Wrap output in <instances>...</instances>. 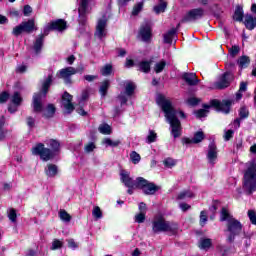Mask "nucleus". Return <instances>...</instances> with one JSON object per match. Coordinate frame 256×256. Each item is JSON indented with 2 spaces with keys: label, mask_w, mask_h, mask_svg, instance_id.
Segmentation results:
<instances>
[{
  "label": "nucleus",
  "mask_w": 256,
  "mask_h": 256,
  "mask_svg": "<svg viewBox=\"0 0 256 256\" xmlns=\"http://www.w3.org/2000/svg\"><path fill=\"white\" fill-rule=\"evenodd\" d=\"M142 191L144 195H155L156 191H159V186L155 185L153 182H148Z\"/></svg>",
  "instance_id": "obj_23"
},
{
  "label": "nucleus",
  "mask_w": 256,
  "mask_h": 256,
  "mask_svg": "<svg viewBox=\"0 0 256 256\" xmlns=\"http://www.w3.org/2000/svg\"><path fill=\"white\" fill-rule=\"evenodd\" d=\"M21 33H25V30L23 28V25L20 23L19 25L13 28L12 35H14V37H19Z\"/></svg>",
  "instance_id": "obj_44"
},
{
  "label": "nucleus",
  "mask_w": 256,
  "mask_h": 256,
  "mask_svg": "<svg viewBox=\"0 0 256 256\" xmlns=\"http://www.w3.org/2000/svg\"><path fill=\"white\" fill-rule=\"evenodd\" d=\"M84 68H78L75 69L73 67H66L63 68L59 71V75H60V79L64 80V83H66V85H71L72 81H71V77H73V75H76V73H83Z\"/></svg>",
  "instance_id": "obj_8"
},
{
  "label": "nucleus",
  "mask_w": 256,
  "mask_h": 256,
  "mask_svg": "<svg viewBox=\"0 0 256 256\" xmlns=\"http://www.w3.org/2000/svg\"><path fill=\"white\" fill-rule=\"evenodd\" d=\"M21 101H23L21 94H19V92H15L11 97V102L16 105V107H19V105H21Z\"/></svg>",
  "instance_id": "obj_37"
},
{
  "label": "nucleus",
  "mask_w": 256,
  "mask_h": 256,
  "mask_svg": "<svg viewBox=\"0 0 256 256\" xmlns=\"http://www.w3.org/2000/svg\"><path fill=\"white\" fill-rule=\"evenodd\" d=\"M234 21H243V7L237 6L233 15Z\"/></svg>",
  "instance_id": "obj_32"
},
{
  "label": "nucleus",
  "mask_w": 256,
  "mask_h": 256,
  "mask_svg": "<svg viewBox=\"0 0 256 256\" xmlns=\"http://www.w3.org/2000/svg\"><path fill=\"white\" fill-rule=\"evenodd\" d=\"M157 141V133L153 130H149V134L146 138V143H155Z\"/></svg>",
  "instance_id": "obj_46"
},
{
  "label": "nucleus",
  "mask_w": 256,
  "mask_h": 256,
  "mask_svg": "<svg viewBox=\"0 0 256 256\" xmlns=\"http://www.w3.org/2000/svg\"><path fill=\"white\" fill-rule=\"evenodd\" d=\"M136 87L137 86H135V83L126 82V86H125L126 95H128V97H131V95H133V93H135Z\"/></svg>",
  "instance_id": "obj_33"
},
{
  "label": "nucleus",
  "mask_w": 256,
  "mask_h": 256,
  "mask_svg": "<svg viewBox=\"0 0 256 256\" xmlns=\"http://www.w3.org/2000/svg\"><path fill=\"white\" fill-rule=\"evenodd\" d=\"M8 99H9V93L3 92L0 94V103H6Z\"/></svg>",
  "instance_id": "obj_61"
},
{
  "label": "nucleus",
  "mask_w": 256,
  "mask_h": 256,
  "mask_svg": "<svg viewBox=\"0 0 256 256\" xmlns=\"http://www.w3.org/2000/svg\"><path fill=\"white\" fill-rule=\"evenodd\" d=\"M166 66H167V62L165 60H161V61L157 62L154 65L155 73H162L163 69H165Z\"/></svg>",
  "instance_id": "obj_34"
},
{
  "label": "nucleus",
  "mask_w": 256,
  "mask_h": 256,
  "mask_svg": "<svg viewBox=\"0 0 256 256\" xmlns=\"http://www.w3.org/2000/svg\"><path fill=\"white\" fill-rule=\"evenodd\" d=\"M203 139H205V134H203L202 131H198L194 134V137L192 139L189 138H185L184 139V143L186 145H190L191 143H201V141H203Z\"/></svg>",
  "instance_id": "obj_20"
},
{
  "label": "nucleus",
  "mask_w": 256,
  "mask_h": 256,
  "mask_svg": "<svg viewBox=\"0 0 256 256\" xmlns=\"http://www.w3.org/2000/svg\"><path fill=\"white\" fill-rule=\"evenodd\" d=\"M102 145H105V147H119V145H121V141L111 140V138H104L102 140Z\"/></svg>",
  "instance_id": "obj_28"
},
{
  "label": "nucleus",
  "mask_w": 256,
  "mask_h": 256,
  "mask_svg": "<svg viewBox=\"0 0 256 256\" xmlns=\"http://www.w3.org/2000/svg\"><path fill=\"white\" fill-rule=\"evenodd\" d=\"M67 243H68V247H70V249H77V247H79V245H77V243L75 242L74 239H68Z\"/></svg>",
  "instance_id": "obj_60"
},
{
  "label": "nucleus",
  "mask_w": 256,
  "mask_h": 256,
  "mask_svg": "<svg viewBox=\"0 0 256 256\" xmlns=\"http://www.w3.org/2000/svg\"><path fill=\"white\" fill-rule=\"evenodd\" d=\"M248 217L252 223V225H256V213L253 210L248 211Z\"/></svg>",
  "instance_id": "obj_57"
},
{
  "label": "nucleus",
  "mask_w": 256,
  "mask_h": 256,
  "mask_svg": "<svg viewBox=\"0 0 256 256\" xmlns=\"http://www.w3.org/2000/svg\"><path fill=\"white\" fill-rule=\"evenodd\" d=\"M231 81H233V73L225 72L222 77H220L219 81L215 83L216 89H225L229 85H231Z\"/></svg>",
  "instance_id": "obj_10"
},
{
  "label": "nucleus",
  "mask_w": 256,
  "mask_h": 256,
  "mask_svg": "<svg viewBox=\"0 0 256 256\" xmlns=\"http://www.w3.org/2000/svg\"><path fill=\"white\" fill-rule=\"evenodd\" d=\"M120 179L122 183L125 185V187H128V189H135V183L136 180H133L131 176H129V173L127 172H121Z\"/></svg>",
  "instance_id": "obj_18"
},
{
  "label": "nucleus",
  "mask_w": 256,
  "mask_h": 256,
  "mask_svg": "<svg viewBox=\"0 0 256 256\" xmlns=\"http://www.w3.org/2000/svg\"><path fill=\"white\" fill-rule=\"evenodd\" d=\"M65 29H67V22L63 19H58L56 21L48 23L44 27V34L41 35H43L44 39L45 37H47V35H49L51 31H65Z\"/></svg>",
  "instance_id": "obj_7"
},
{
  "label": "nucleus",
  "mask_w": 256,
  "mask_h": 256,
  "mask_svg": "<svg viewBox=\"0 0 256 256\" xmlns=\"http://www.w3.org/2000/svg\"><path fill=\"white\" fill-rule=\"evenodd\" d=\"M251 63V60L249 59L248 56H241L238 59V65L239 67H241L242 69L247 67V65H249Z\"/></svg>",
  "instance_id": "obj_36"
},
{
  "label": "nucleus",
  "mask_w": 256,
  "mask_h": 256,
  "mask_svg": "<svg viewBox=\"0 0 256 256\" xmlns=\"http://www.w3.org/2000/svg\"><path fill=\"white\" fill-rule=\"evenodd\" d=\"M157 105L160 106L161 110L164 113L167 123L170 125V133L174 139H178L181 136V121L177 118V115H180L182 119H185V113L183 111H177L171 100L167 99L164 95L159 94L156 98Z\"/></svg>",
  "instance_id": "obj_1"
},
{
  "label": "nucleus",
  "mask_w": 256,
  "mask_h": 256,
  "mask_svg": "<svg viewBox=\"0 0 256 256\" xmlns=\"http://www.w3.org/2000/svg\"><path fill=\"white\" fill-rule=\"evenodd\" d=\"M165 167H168V169H172V167H175L177 165V161H175L173 158H166L163 162Z\"/></svg>",
  "instance_id": "obj_48"
},
{
  "label": "nucleus",
  "mask_w": 256,
  "mask_h": 256,
  "mask_svg": "<svg viewBox=\"0 0 256 256\" xmlns=\"http://www.w3.org/2000/svg\"><path fill=\"white\" fill-rule=\"evenodd\" d=\"M207 159L210 165H215V162L217 161V146L215 145V143L209 144Z\"/></svg>",
  "instance_id": "obj_15"
},
{
  "label": "nucleus",
  "mask_w": 256,
  "mask_h": 256,
  "mask_svg": "<svg viewBox=\"0 0 256 256\" xmlns=\"http://www.w3.org/2000/svg\"><path fill=\"white\" fill-rule=\"evenodd\" d=\"M3 125H5V117L0 116V141L5 137V132H3Z\"/></svg>",
  "instance_id": "obj_54"
},
{
  "label": "nucleus",
  "mask_w": 256,
  "mask_h": 256,
  "mask_svg": "<svg viewBox=\"0 0 256 256\" xmlns=\"http://www.w3.org/2000/svg\"><path fill=\"white\" fill-rule=\"evenodd\" d=\"M91 0H79V7H78V13H79V23L81 25H85V22L87 21V7L89 5Z\"/></svg>",
  "instance_id": "obj_9"
},
{
  "label": "nucleus",
  "mask_w": 256,
  "mask_h": 256,
  "mask_svg": "<svg viewBox=\"0 0 256 256\" xmlns=\"http://www.w3.org/2000/svg\"><path fill=\"white\" fill-rule=\"evenodd\" d=\"M95 37L98 39H103L107 37V18L99 19L96 25Z\"/></svg>",
  "instance_id": "obj_11"
},
{
  "label": "nucleus",
  "mask_w": 256,
  "mask_h": 256,
  "mask_svg": "<svg viewBox=\"0 0 256 256\" xmlns=\"http://www.w3.org/2000/svg\"><path fill=\"white\" fill-rule=\"evenodd\" d=\"M109 85H110L109 80H105L104 82H102L99 90L102 97H105V95H107V90L109 89Z\"/></svg>",
  "instance_id": "obj_41"
},
{
  "label": "nucleus",
  "mask_w": 256,
  "mask_h": 256,
  "mask_svg": "<svg viewBox=\"0 0 256 256\" xmlns=\"http://www.w3.org/2000/svg\"><path fill=\"white\" fill-rule=\"evenodd\" d=\"M248 169L244 174V189L250 193L256 189V160L248 162Z\"/></svg>",
  "instance_id": "obj_6"
},
{
  "label": "nucleus",
  "mask_w": 256,
  "mask_h": 256,
  "mask_svg": "<svg viewBox=\"0 0 256 256\" xmlns=\"http://www.w3.org/2000/svg\"><path fill=\"white\" fill-rule=\"evenodd\" d=\"M220 221H227V241L228 243H233V241H235V237L240 235L243 231V224H241L239 220L233 218L225 208L221 211Z\"/></svg>",
  "instance_id": "obj_3"
},
{
  "label": "nucleus",
  "mask_w": 256,
  "mask_h": 256,
  "mask_svg": "<svg viewBox=\"0 0 256 256\" xmlns=\"http://www.w3.org/2000/svg\"><path fill=\"white\" fill-rule=\"evenodd\" d=\"M151 63H153V60L139 62L137 64L138 70L142 71V73H149L151 71Z\"/></svg>",
  "instance_id": "obj_24"
},
{
  "label": "nucleus",
  "mask_w": 256,
  "mask_h": 256,
  "mask_svg": "<svg viewBox=\"0 0 256 256\" xmlns=\"http://www.w3.org/2000/svg\"><path fill=\"white\" fill-rule=\"evenodd\" d=\"M59 217L64 223H69L71 221V215L65 210H60Z\"/></svg>",
  "instance_id": "obj_39"
},
{
  "label": "nucleus",
  "mask_w": 256,
  "mask_h": 256,
  "mask_svg": "<svg viewBox=\"0 0 256 256\" xmlns=\"http://www.w3.org/2000/svg\"><path fill=\"white\" fill-rule=\"evenodd\" d=\"M251 237H253V234L246 233V242H245L246 248L251 247Z\"/></svg>",
  "instance_id": "obj_63"
},
{
  "label": "nucleus",
  "mask_w": 256,
  "mask_h": 256,
  "mask_svg": "<svg viewBox=\"0 0 256 256\" xmlns=\"http://www.w3.org/2000/svg\"><path fill=\"white\" fill-rule=\"evenodd\" d=\"M92 215L96 220L103 218V212L99 206H95L92 210Z\"/></svg>",
  "instance_id": "obj_42"
},
{
  "label": "nucleus",
  "mask_w": 256,
  "mask_h": 256,
  "mask_svg": "<svg viewBox=\"0 0 256 256\" xmlns=\"http://www.w3.org/2000/svg\"><path fill=\"white\" fill-rule=\"evenodd\" d=\"M207 223V212L201 211L200 212V225L203 227Z\"/></svg>",
  "instance_id": "obj_55"
},
{
  "label": "nucleus",
  "mask_w": 256,
  "mask_h": 256,
  "mask_svg": "<svg viewBox=\"0 0 256 256\" xmlns=\"http://www.w3.org/2000/svg\"><path fill=\"white\" fill-rule=\"evenodd\" d=\"M51 83H53V74H49L46 79L42 82L41 95L45 97L49 92V87H51Z\"/></svg>",
  "instance_id": "obj_21"
},
{
  "label": "nucleus",
  "mask_w": 256,
  "mask_h": 256,
  "mask_svg": "<svg viewBox=\"0 0 256 256\" xmlns=\"http://www.w3.org/2000/svg\"><path fill=\"white\" fill-rule=\"evenodd\" d=\"M240 119H247L249 117V110H247V107H241L239 111Z\"/></svg>",
  "instance_id": "obj_50"
},
{
  "label": "nucleus",
  "mask_w": 256,
  "mask_h": 256,
  "mask_svg": "<svg viewBox=\"0 0 256 256\" xmlns=\"http://www.w3.org/2000/svg\"><path fill=\"white\" fill-rule=\"evenodd\" d=\"M55 115V106L53 104H49L46 108V111L44 113V117H53Z\"/></svg>",
  "instance_id": "obj_43"
},
{
  "label": "nucleus",
  "mask_w": 256,
  "mask_h": 256,
  "mask_svg": "<svg viewBox=\"0 0 256 256\" xmlns=\"http://www.w3.org/2000/svg\"><path fill=\"white\" fill-rule=\"evenodd\" d=\"M139 37L145 43H149V41H151V37H153V34L151 31V25L149 23H145L140 27Z\"/></svg>",
  "instance_id": "obj_13"
},
{
  "label": "nucleus",
  "mask_w": 256,
  "mask_h": 256,
  "mask_svg": "<svg viewBox=\"0 0 256 256\" xmlns=\"http://www.w3.org/2000/svg\"><path fill=\"white\" fill-rule=\"evenodd\" d=\"M63 247V242L59 241V240H54L52 243V251H55L56 249H61Z\"/></svg>",
  "instance_id": "obj_56"
},
{
  "label": "nucleus",
  "mask_w": 256,
  "mask_h": 256,
  "mask_svg": "<svg viewBox=\"0 0 256 256\" xmlns=\"http://www.w3.org/2000/svg\"><path fill=\"white\" fill-rule=\"evenodd\" d=\"M231 100H223L220 102L219 100H211L210 105L209 104H204L203 109H200L195 112V115L198 119H201L202 117H207L209 114V109L211 107H214L216 111H220L221 113H225L226 115L229 114V111H231V105H232Z\"/></svg>",
  "instance_id": "obj_4"
},
{
  "label": "nucleus",
  "mask_w": 256,
  "mask_h": 256,
  "mask_svg": "<svg viewBox=\"0 0 256 256\" xmlns=\"http://www.w3.org/2000/svg\"><path fill=\"white\" fill-rule=\"evenodd\" d=\"M96 149H97V145H95L94 142H89L84 146L85 153H93V151Z\"/></svg>",
  "instance_id": "obj_47"
},
{
  "label": "nucleus",
  "mask_w": 256,
  "mask_h": 256,
  "mask_svg": "<svg viewBox=\"0 0 256 256\" xmlns=\"http://www.w3.org/2000/svg\"><path fill=\"white\" fill-rule=\"evenodd\" d=\"M45 173L47 177H55V175H57L58 173L57 165L48 164L47 167L45 168Z\"/></svg>",
  "instance_id": "obj_27"
},
{
  "label": "nucleus",
  "mask_w": 256,
  "mask_h": 256,
  "mask_svg": "<svg viewBox=\"0 0 256 256\" xmlns=\"http://www.w3.org/2000/svg\"><path fill=\"white\" fill-rule=\"evenodd\" d=\"M182 79L190 87H195L196 85H199V79H197V74L195 73H184L182 75Z\"/></svg>",
  "instance_id": "obj_17"
},
{
  "label": "nucleus",
  "mask_w": 256,
  "mask_h": 256,
  "mask_svg": "<svg viewBox=\"0 0 256 256\" xmlns=\"http://www.w3.org/2000/svg\"><path fill=\"white\" fill-rule=\"evenodd\" d=\"M45 143L48 147H50V149L46 148L45 144L38 143L35 145V147L32 148V154L39 155L42 161H50V159L55 157V153L59 151L61 144L55 139L46 140Z\"/></svg>",
  "instance_id": "obj_2"
},
{
  "label": "nucleus",
  "mask_w": 256,
  "mask_h": 256,
  "mask_svg": "<svg viewBox=\"0 0 256 256\" xmlns=\"http://www.w3.org/2000/svg\"><path fill=\"white\" fill-rule=\"evenodd\" d=\"M100 73L104 77L111 75V73H113V66H111V64H106L104 67L101 68Z\"/></svg>",
  "instance_id": "obj_35"
},
{
  "label": "nucleus",
  "mask_w": 256,
  "mask_h": 256,
  "mask_svg": "<svg viewBox=\"0 0 256 256\" xmlns=\"http://www.w3.org/2000/svg\"><path fill=\"white\" fill-rule=\"evenodd\" d=\"M244 25L248 31H253L256 27V17L251 14H246L244 16Z\"/></svg>",
  "instance_id": "obj_19"
},
{
  "label": "nucleus",
  "mask_w": 256,
  "mask_h": 256,
  "mask_svg": "<svg viewBox=\"0 0 256 256\" xmlns=\"http://www.w3.org/2000/svg\"><path fill=\"white\" fill-rule=\"evenodd\" d=\"M149 180L143 178V177H138L135 182V189H143L147 186Z\"/></svg>",
  "instance_id": "obj_30"
},
{
  "label": "nucleus",
  "mask_w": 256,
  "mask_h": 256,
  "mask_svg": "<svg viewBox=\"0 0 256 256\" xmlns=\"http://www.w3.org/2000/svg\"><path fill=\"white\" fill-rule=\"evenodd\" d=\"M205 15V10L203 8H194L187 12L183 21H197Z\"/></svg>",
  "instance_id": "obj_12"
},
{
  "label": "nucleus",
  "mask_w": 256,
  "mask_h": 256,
  "mask_svg": "<svg viewBox=\"0 0 256 256\" xmlns=\"http://www.w3.org/2000/svg\"><path fill=\"white\" fill-rule=\"evenodd\" d=\"M233 133H234L233 130H227L225 132V135H224L225 141H229L230 139H232L233 138Z\"/></svg>",
  "instance_id": "obj_62"
},
{
  "label": "nucleus",
  "mask_w": 256,
  "mask_h": 256,
  "mask_svg": "<svg viewBox=\"0 0 256 256\" xmlns=\"http://www.w3.org/2000/svg\"><path fill=\"white\" fill-rule=\"evenodd\" d=\"M165 9H167V2H165V0H160V4L154 7V11L157 15H159V13H165Z\"/></svg>",
  "instance_id": "obj_31"
},
{
  "label": "nucleus",
  "mask_w": 256,
  "mask_h": 256,
  "mask_svg": "<svg viewBox=\"0 0 256 256\" xmlns=\"http://www.w3.org/2000/svg\"><path fill=\"white\" fill-rule=\"evenodd\" d=\"M26 123H27L28 127H30V128L35 127V118H33V117H28V118L26 119Z\"/></svg>",
  "instance_id": "obj_64"
},
{
  "label": "nucleus",
  "mask_w": 256,
  "mask_h": 256,
  "mask_svg": "<svg viewBox=\"0 0 256 256\" xmlns=\"http://www.w3.org/2000/svg\"><path fill=\"white\" fill-rule=\"evenodd\" d=\"M240 51H241V48L237 45H234L229 49V54L231 55V57H237Z\"/></svg>",
  "instance_id": "obj_49"
},
{
  "label": "nucleus",
  "mask_w": 256,
  "mask_h": 256,
  "mask_svg": "<svg viewBox=\"0 0 256 256\" xmlns=\"http://www.w3.org/2000/svg\"><path fill=\"white\" fill-rule=\"evenodd\" d=\"M130 159L134 165H137L141 161V155L135 151H132L130 153Z\"/></svg>",
  "instance_id": "obj_45"
},
{
  "label": "nucleus",
  "mask_w": 256,
  "mask_h": 256,
  "mask_svg": "<svg viewBox=\"0 0 256 256\" xmlns=\"http://www.w3.org/2000/svg\"><path fill=\"white\" fill-rule=\"evenodd\" d=\"M175 35H177V29L172 28L166 34H164V43H173V39H175Z\"/></svg>",
  "instance_id": "obj_26"
},
{
  "label": "nucleus",
  "mask_w": 256,
  "mask_h": 256,
  "mask_svg": "<svg viewBox=\"0 0 256 256\" xmlns=\"http://www.w3.org/2000/svg\"><path fill=\"white\" fill-rule=\"evenodd\" d=\"M23 29H24V33H33L34 31H37V28L35 27V20L34 19H30L28 21H24L21 23Z\"/></svg>",
  "instance_id": "obj_22"
},
{
  "label": "nucleus",
  "mask_w": 256,
  "mask_h": 256,
  "mask_svg": "<svg viewBox=\"0 0 256 256\" xmlns=\"http://www.w3.org/2000/svg\"><path fill=\"white\" fill-rule=\"evenodd\" d=\"M8 219H10L12 223H15L17 221V212L15 211V209H10L8 213Z\"/></svg>",
  "instance_id": "obj_52"
},
{
  "label": "nucleus",
  "mask_w": 256,
  "mask_h": 256,
  "mask_svg": "<svg viewBox=\"0 0 256 256\" xmlns=\"http://www.w3.org/2000/svg\"><path fill=\"white\" fill-rule=\"evenodd\" d=\"M153 233H170L175 235L179 231V224L169 222L165 218H157L152 222Z\"/></svg>",
  "instance_id": "obj_5"
},
{
  "label": "nucleus",
  "mask_w": 256,
  "mask_h": 256,
  "mask_svg": "<svg viewBox=\"0 0 256 256\" xmlns=\"http://www.w3.org/2000/svg\"><path fill=\"white\" fill-rule=\"evenodd\" d=\"M73 96L67 92H65L62 96V105L67 113H71L75 110V106H73Z\"/></svg>",
  "instance_id": "obj_14"
},
{
  "label": "nucleus",
  "mask_w": 256,
  "mask_h": 256,
  "mask_svg": "<svg viewBox=\"0 0 256 256\" xmlns=\"http://www.w3.org/2000/svg\"><path fill=\"white\" fill-rule=\"evenodd\" d=\"M193 192L191 191H182L178 194L177 199L183 200V199H191L193 198Z\"/></svg>",
  "instance_id": "obj_40"
},
{
  "label": "nucleus",
  "mask_w": 256,
  "mask_h": 256,
  "mask_svg": "<svg viewBox=\"0 0 256 256\" xmlns=\"http://www.w3.org/2000/svg\"><path fill=\"white\" fill-rule=\"evenodd\" d=\"M141 9H143V2H139L134 6L132 15H139V13H141Z\"/></svg>",
  "instance_id": "obj_51"
},
{
  "label": "nucleus",
  "mask_w": 256,
  "mask_h": 256,
  "mask_svg": "<svg viewBox=\"0 0 256 256\" xmlns=\"http://www.w3.org/2000/svg\"><path fill=\"white\" fill-rule=\"evenodd\" d=\"M23 13H24L25 17H29L31 15V13H33V8H31V6H29V5H26V6H24Z\"/></svg>",
  "instance_id": "obj_59"
},
{
  "label": "nucleus",
  "mask_w": 256,
  "mask_h": 256,
  "mask_svg": "<svg viewBox=\"0 0 256 256\" xmlns=\"http://www.w3.org/2000/svg\"><path fill=\"white\" fill-rule=\"evenodd\" d=\"M43 97L44 96L41 93L33 96L32 107L34 113H41V111H43V104L41 103V99H43Z\"/></svg>",
  "instance_id": "obj_16"
},
{
  "label": "nucleus",
  "mask_w": 256,
  "mask_h": 256,
  "mask_svg": "<svg viewBox=\"0 0 256 256\" xmlns=\"http://www.w3.org/2000/svg\"><path fill=\"white\" fill-rule=\"evenodd\" d=\"M211 245H213L212 240L209 238H204L200 240L198 247L199 249L207 250L211 248Z\"/></svg>",
  "instance_id": "obj_29"
},
{
  "label": "nucleus",
  "mask_w": 256,
  "mask_h": 256,
  "mask_svg": "<svg viewBox=\"0 0 256 256\" xmlns=\"http://www.w3.org/2000/svg\"><path fill=\"white\" fill-rule=\"evenodd\" d=\"M43 41H44L43 35H39L36 38V41L33 46V49H34L36 55H39V53H41V49H43Z\"/></svg>",
  "instance_id": "obj_25"
},
{
  "label": "nucleus",
  "mask_w": 256,
  "mask_h": 256,
  "mask_svg": "<svg viewBox=\"0 0 256 256\" xmlns=\"http://www.w3.org/2000/svg\"><path fill=\"white\" fill-rule=\"evenodd\" d=\"M135 221H136V223H144L145 222V213L140 212L139 214H137L135 216Z\"/></svg>",
  "instance_id": "obj_58"
},
{
  "label": "nucleus",
  "mask_w": 256,
  "mask_h": 256,
  "mask_svg": "<svg viewBox=\"0 0 256 256\" xmlns=\"http://www.w3.org/2000/svg\"><path fill=\"white\" fill-rule=\"evenodd\" d=\"M187 103L188 105H191V107H195V105H199V103H201V99L191 97V98H188Z\"/></svg>",
  "instance_id": "obj_53"
},
{
  "label": "nucleus",
  "mask_w": 256,
  "mask_h": 256,
  "mask_svg": "<svg viewBox=\"0 0 256 256\" xmlns=\"http://www.w3.org/2000/svg\"><path fill=\"white\" fill-rule=\"evenodd\" d=\"M98 131L102 133V135H111V126L102 124L99 126Z\"/></svg>",
  "instance_id": "obj_38"
}]
</instances>
